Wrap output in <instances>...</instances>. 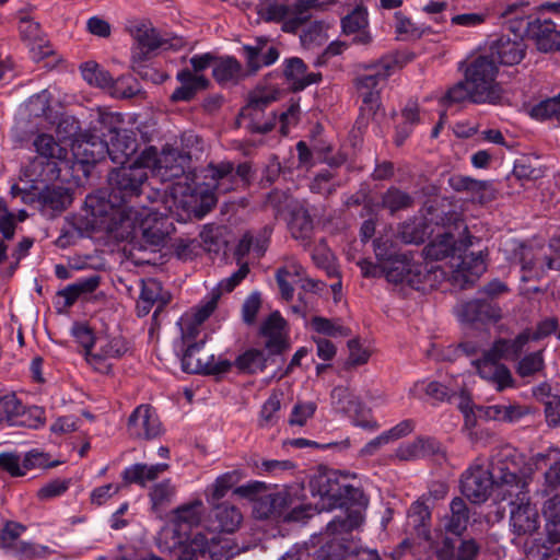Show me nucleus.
<instances>
[{
	"instance_id": "nucleus-16",
	"label": "nucleus",
	"mask_w": 560,
	"mask_h": 560,
	"mask_svg": "<svg viewBox=\"0 0 560 560\" xmlns=\"http://www.w3.org/2000/svg\"><path fill=\"white\" fill-rule=\"evenodd\" d=\"M450 187L456 192H465L474 201L483 205L497 198V189L490 180H479L460 174H453L447 180Z\"/></svg>"
},
{
	"instance_id": "nucleus-36",
	"label": "nucleus",
	"mask_w": 560,
	"mask_h": 560,
	"mask_svg": "<svg viewBox=\"0 0 560 560\" xmlns=\"http://www.w3.org/2000/svg\"><path fill=\"white\" fill-rule=\"evenodd\" d=\"M532 341L528 332L523 330L514 339L500 338L490 348V355L500 360L515 361L520 359L525 346Z\"/></svg>"
},
{
	"instance_id": "nucleus-12",
	"label": "nucleus",
	"mask_w": 560,
	"mask_h": 560,
	"mask_svg": "<svg viewBox=\"0 0 560 560\" xmlns=\"http://www.w3.org/2000/svg\"><path fill=\"white\" fill-rule=\"evenodd\" d=\"M72 201V189L60 185H46L37 194L38 209L43 215L49 219L67 210Z\"/></svg>"
},
{
	"instance_id": "nucleus-43",
	"label": "nucleus",
	"mask_w": 560,
	"mask_h": 560,
	"mask_svg": "<svg viewBox=\"0 0 560 560\" xmlns=\"http://www.w3.org/2000/svg\"><path fill=\"white\" fill-rule=\"evenodd\" d=\"M332 405L338 412L348 415L349 417L360 416L364 411L363 402L347 387L337 386L330 394Z\"/></svg>"
},
{
	"instance_id": "nucleus-51",
	"label": "nucleus",
	"mask_w": 560,
	"mask_h": 560,
	"mask_svg": "<svg viewBox=\"0 0 560 560\" xmlns=\"http://www.w3.org/2000/svg\"><path fill=\"white\" fill-rule=\"evenodd\" d=\"M20 32L23 38L37 43L38 56L40 58L48 57L52 54V48L47 43H44L40 24L31 19H22Z\"/></svg>"
},
{
	"instance_id": "nucleus-7",
	"label": "nucleus",
	"mask_w": 560,
	"mask_h": 560,
	"mask_svg": "<svg viewBox=\"0 0 560 560\" xmlns=\"http://www.w3.org/2000/svg\"><path fill=\"white\" fill-rule=\"evenodd\" d=\"M520 487H513L515 500L511 501L510 525L517 536H532L540 527V517L535 504H532L527 495V485L518 476Z\"/></svg>"
},
{
	"instance_id": "nucleus-20",
	"label": "nucleus",
	"mask_w": 560,
	"mask_h": 560,
	"mask_svg": "<svg viewBox=\"0 0 560 560\" xmlns=\"http://www.w3.org/2000/svg\"><path fill=\"white\" fill-rule=\"evenodd\" d=\"M283 362H280V358L271 351L262 349L249 348L243 353L236 357L235 361L232 362L237 371L242 374L254 375L259 372H264L269 364L280 366Z\"/></svg>"
},
{
	"instance_id": "nucleus-58",
	"label": "nucleus",
	"mask_w": 560,
	"mask_h": 560,
	"mask_svg": "<svg viewBox=\"0 0 560 560\" xmlns=\"http://www.w3.org/2000/svg\"><path fill=\"white\" fill-rule=\"evenodd\" d=\"M542 351H535L522 358L516 366V373L521 377H528L544 369Z\"/></svg>"
},
{
	"instance_id": "nucleus-13",
	"label": "nucleus",
	"mask_w": 560,
	"mask_h": 560,
	"mask_svg": "<svg viewBox=\"0 0 560 560\" xmlns=\"http://www.w3.org/2000/svg\"><path fill=\"white\" fill-rule=\"evenodd\" d=\"M128 431L131 436L152 440L162 432L160 419L150 405L138 406L128 419Z\"/></svg>"
},
{
	"instance_id": "nucleus-26",
	"label": "nucleus",
	"mask_w": 560,
	"mask_h": 560,
	"mask_svg": "<svg viewBox=\"0 0 560 560\" xmlns=\"http://www.w3.org/2000/svg\"><path fill=\"white\" fill-rule=\"evenodd\" d=\"M242 50L246 66L252 73L275 63L279 58L278 48L268 45L266 38H257L255 45H244Z\"/></svg>"
},
{
	"instance_id": "nucleus-55",
	"label": "nucleus",
	"mask_w": 560,
	"mask_h": 560,
	"mask_svg": "<svg viewBox=\"0 0 560 560\" xmlns=\"http://www.w3.org/2000/svg\"><path fill=\"white\" fill-rule=\"evenodd\" d=\"M108 91L115 97L131 98L140 92V88L133 77L121 75L116 80L113 79V83L109 84Z\"/></svg>"
},
{
	"instance_id": "nucleus-11",
	"label": "nucleus",
	"mask_w": 560,
	"mask_h": 560,
	"mask_svg": "<svg viewBox=\"0 0 560 560\" xmlns=\"http://www.w3.org/2000/svg\"><path fill=\"white\" fill-rule=\"evenodd\" d=\"M287 322L278 311L272 312L260 325L259 336L266 339L264 347L284 362L283 354L290 349L285 332Z\"/></svg>"
},
{
	"instance_id": "nucleus-18",
	"label": "nucleus",
	"mask_w": 560,
	"mask_h": 560,
	"mask_svg": "<svg viewBox=\"0 0 560 560\" xmlns=\"http://www.w3.org/2000/svg\"><path fill=\"white\" fill-rule=\"evenodd\" d=\"M129 32L135 42L131 48V57L138 60L151 58L153 51L166 44V40L150 24L138 23L131 26Z\"/></svg>"
},
{
	"instance_id": "nucleus-29",
	"label": "nucleus",
	"mask_w": 560,
	"mask_h": 560,
	"mask_svg": "<svg viewBox=\"0 0 560 560\" xmlns=\"http://www.w3.org/2000/svg\"><path fill=\"white\" fill-rule=\"evenodd\" d=\"M306 65L299 57L285 59L283 68V77L290 84L293 92L303 91L305 88L313 83H318L322 80V74L306 73Z\"/></svg>"
},
{
	"instance_id": "nucleus-19",
	"label": "nucleus",
	"mask_w": 560,
	"mask_h": 560,
	"mask_svg": "<svg viewBox=\"0 0 560 560\" xmlns=\"http://www.w3.org/2000/svg\"><path fill=\"white\" fill-rule=\"evenodd\" d=\"M479 376L493 385L498 390H503L514 384L510 369L500 363L499 358L490 355V349L485 351L482 357L474 362Z\"/></svg>"
},
{
	"instance_id": "nucleus-57",
	"label": "nucleus",
	"mask_w": 560,
	"mask_h": 560,
	"mask_svg": "<svg viewBox=\"0 0 560 560\" xmlns=\"http://www.w3.org/2000/svg\"><path fill=\"white\" fill-rule=\"evenodd\" d=\"M410 260L405 257L401 259L400 256L396 259L387 262L388 265H384V276L388 282H393L395 284H404L408 275L409 266H411Z\"/></svg>"
},
{
	"instance_id": "nucleus-59",
	"label": "nucleus",
	"mask_w": 560,
	"mask_h": 560,
	"mask_svg": "<svg viewBox=\"0 0 560 560\" xmlns=\"http://www.w3.org/2000/svg\"><path fill=\"white\" fill-rule=\"evenodd\" d=\"M149 59L150 58H142L141 60H138L137 58L131 57L132 71L137 73L142 80L150 81L152 83L164 82L167 75L147 63Z\"/></svg>"
},
{
	"instance_id": "nucleus-27",
	"label": "nucleus",
	"mask_w": 560,
	"mask_h": 560,
	"mask_svg": "<svg viewBox=\"0 0 560 560\" xmlns=\"http://www.w3.org/2000/svg\"><path fill=\"white\" fill-rule=\"evenodd\" d=\"M108 156L115 164L126 166L125 163L138 151V140L133 131L122 129L106 140Z\"/></svg>"
},
{
	"instance_id": "nucleus-45",
	"label": "nucleus",
	"mask_w": 560,
	"mask_h": 560,
	"mask_svg": "<svg viewBox=\"0 0 560 560\" xmlns=\"http://www.w3.org/2000/svg\"><path fill=\"white\" fill-rule=\"evenodd\" d=\"M415 205L413 197L398 187L390 186L381 196V208L395 215L399 211L408 210Z\"/></svg>"
},
{
	"instance_id": "nucleus-17",
	"label": "nucleus",
	"mask_w": 560,
	"mask_h": 560,
	"mask_svg": "<svg viewBox=\"0 0 560 560\" xmlns=\"http://www.w3.org/2000/svg\"><path fill=\"white\" fill-rule=\"evenodd\" d=\"M97 137L85 131L71 142V151L80 164L94 165L108 155L106 140Z\"/></svg>"
},
{
	"instance_id": "nucleus-54",
	"label": "nucleus",
	"mask_w": 560,
	"mask_h": 560,
	"mask_svg": "<svg viewBox=\"0 0 560 560\" xmlns=\"http://www.w3.org/2000/svg\"><path fill=\"white\" fill-rule=\"evenodd\" d=\"M175 492L176 489L170 479H164L163 481L154 485L149 493L152 509L154 511H159L161 508L171 503Z\"/></svg>"
},
{
	"instance_id": "nucleus-64",
	"label": "nucleus",
	"mask_w": 560,
	"mask_h": 560,
	"mask_svg": "<svg viewBox=\"0 0 560 560\" xmlns=\"http://www.w3.org/2000/svg\"><path fill=\"white\" fill-rule=\"evenodd\" d=\"M57 135L63 140L73 142L75 138L83 135L81 132L80 122L73 116H65L60 118L57 125Z\"/></svg>"
},
{
	"instance_id": "nucleus-2",
	"label": "nucleus",
	"mask_w": 560,
	"mask_h": 560,
	"mask_svg": "<svg viewBox=\"0 0 560 560\" xmlns=\"http://www.w3.org/2000/svg\"><path fill=\"white\" fill-rule=\"evenodd\" d=\"M513 487H520L518 475L501 462L492 463L491 469L471 466L460 477L462 493L476 504L487 501L494 489L503 494V499L512 498Z\"/></svg>"
},
{
	"instance_id": "nucleus-28",
	"label": "nucleus",
	"mask_w": 560,
	"mask_h": 560,
	"mask_svg": "<svg viewBox=\"0 0 560 560\" xmlns=\"http://www.w3.org/2000/svg\"><path fill=\"white\" fill-rule=\"evenodd\" d=\"M209 520L214 530L231 534L240 527L243 515L235 505L222 502L211 505Z\"/></svg>"
},
{
	"instance_id": "nucleus-47",
	"label": "nucleus",
	"mask_w": 560,
	"mask_h": 560,
	"mask_svg": "<svg viewBox=\"0 0 560 560\" xmlns=\"http://www.w3.org/2000/svg\"><path fill=\"white\" fill-rule=\"evenodd\" d=\"M369 69V73L360 74L355 78L354 85L357 91H380L378 84L389 77L392 66L389 63H381Z\"/></svg>"
},
{
	"instance_id": "nucleus-41",
	"label": "nucleus",
	"mask_w": 560,
	"mask_h": 560,
	"mask_svg": "<svg viewBox=\"0 0 560 560\" xmlns=\"http://www.w3.org/2000/svg\"><path fill=\"white\" fill-rule=\"evenodd\" d=\"M241 550L242 548L238 547L234 539L220 534H213L210 538L207 537L205 556L208 555L211 560H230L238 555Z\"/></svg>"
},
{
	"instance_id": "nucleus-39",
	"label": "nucleus",
	"mask_w": 560,
	"mask_h": 560,
	"mask_svg": "<svg viewBox=\"0 0 560 560\" xmlns=\"http://www.w3.org/2000/svg\"><path fill=\"white\" fill-rule=\"evenodd\" d=\"M244 472L240 469H234L220 475L212 485L207 487L205 491L208 504L212 505L220 503L219 501L223 499L228 492L244 478Z\"/></svg>"
},
{
	"instance_id": "nucleus-8",
	"label": "nucleus",
	"mask_w": 560,
	"mask_h": 560,
	"mask_svg": "<svg viewBox=\"0 0 560 560\" xmlns=\"http://www.w3.org/2000/svg\"><path fill=\"white\" fill-rule=\"evenodd\" d=\"M174 199L177 207H180L196 219H202L217 203L215 194L206 184L177 183L174 188Z\"/></svg>"
},
{
	"instance_id": "nucleus-3",
	"label": "nucleus",
	"mask_w": 560,
	"mask_h": 560,
	"mask_svg": "<svg viewBox=\"0 0 560 560\" xmlns=\"http://www.w3.org/2000/svg\"><path fill=\"white\" fill-rule=\"evenodd\" d=\"M310 489L313 495L320 498L323 509L343 508L348 503L368 506L369 503L361 489L341 482L338 471L328 468H319L312 476Z\"/></svg>"
},
{
	"instance_id": "nucleus-10",
	"label": "nucleus",
	"mask_w": 560,
	"mask_h": 560,
	"mask_svg": "<svg viewBox=\"0 0 560 560\" xmlns=\"http://www.w3.org/2000/svg\"><path fill=\"white\" fill-rule=\"evenodd\" d=\"M33 145L38 156L33 162V166L43 165V171L38 174L43 180L57 179L60 176L58 161L67 159L68 151L51 135L39 133L33 141Z\"/></svg>"
},
{
	"instance_id": "nucleus-1",
	"label": "nucleus",
	"mask_w": 560,
	"mask_h": 560,
	"mask_svg": "<svg viewBox=\"0 0 560 560\" xmlns=\"http://www.w3.org/2000/svg\"><path fill=\"white\" fill-rule=\"evenodd\" d=\"M147 153L141 155L129 166H119L112 170L107 176V191L90 194L85 198V207L98 223L109 231H115L131 220L137 211L138 199L143 192L148 182L149 160Z\"/></svg>"
},
{
	"instance_id": "nucleus-42",
	"label": "nucleus",
	"mask_w": 560,
	"mask_h": 560,
	"mask_svg": "<svg viewBox=\"0 0 560 560\" xmlns=\"http://www.w3.org/2000/svg\"><path fill=\"white\" fill-rule=\"evenodd\" d=\"M542 515L546 520L547 539L551 544L560 542V493L545 501Z\"/></svg>"
},
{
	"instance_id": "nucleus-22",
	"label": "nucleus",
	"mask_w": 560,
	"mask_h": 560,
	"mask_svg": "<svg viewBox=\"0 0 560 560\" xmlns=\"http://www.w3.org/2000/svg\"><path fill=\"white\" fill-rule=\"evenodd\" d=\"M527 38L533 40L539 51L560 50V31L551 20L534 19L527 24Z\"/></svg>"
},
{
	"instance_id": "nucleus-5",
	"label": "nucleus",
	"mask_w": 560,
	"mask_h": 560,
	"mask_svg": "<svg viewBox=\"0 0 560 560\" xmlns=\"http://www.w3.org/2000/svg\"><path fill=\"white\" fill-rule=\"evenodd\" d=\"M498 67L488 55L478 56L466 69L465 79L472 86L474 103H495L501 97V88L495 82Z\"/></svg>"
},
{
	"instance_id": "nucleus-63",
	"label": "nucleus",
	"mask_w": 560,
	"mask_h": 560,
	"mask_svg": "<svg viewBox=\"0 0 560 560\" xmlns=\"http://www.w3.org/2000/svg\"><path fill=\"white\" fill-rule=\"evenodd\" d=\"M472 86L468 85L466 79L457 82L455 85L448 89L444 97L441 100L443 103H460L469 100L474 103Z\"/></svg>"
},
{
	"instance_id": "nucleus-24",
	"label": "nucleus",
	"mask_w": 560,
	"mask_h": 560,
	"mask_svg": "<svg viewBox=\"0 0 560 560\" xmlns=\"http://www.w3.org/2000/svg\"><path fill=\"white\" fill-rule=\"evenodd\" d=\"M176 80L180 85L170 96L173 103L190 102L199 92L207 90L210 85L209 79L202 74H194L188 68L179 70Z\"/></svg>"
},
{
	"instance_id": "nucleus-23",
	"label": "nucleus",
	"mask_w": 560,
	"mask_h": 560,
	"mask_svg": "<svg viewBox=\"0 0 560 560\" xmlns=\"http://www.w3.org/2000/svg\"><path fill=\"white\" fill-rule=\"evenodd\" d=\"M206 186L220 194H226L236 190V175L234 174V164L230 161L219 163H209L205 168Z\"/></svg>"
},
{
	"instance_id": "nucleus-37",
	"label": "nucleus",
	"mask_w": 560,
	"mask_h": 560,
	"mask_svg": "<svg viewBox=\"0 0 560 560\" xmlns=\"http://www.w3.org/2000/svg\"><path fill=\"white\" fill-rule=\"evenodd\" d=\"M457 258L459 260L456 270L457 278L462 277L464 283H472L486 270L482 252L467 254L463 249L457 253Z\"/></svg>"
},
{
	"instance_id": "nucleus-46",
	"label": "nucleus",
	"mask_w": 560,
	"mask_h": 560,
	"mask_svg": "<svg viewBox=\"0 0 560 560\" xmlns=\"http://www.w3.org/2000/svg\"><path fill=\"white\" fill-rule=\"evenodd\" d=\"M289 229L295 240L301 241L303 245H308L314 231L313 219L308 211L304 208L294 209Z\"/></svg>"
},
{
	"instance_id": "nucleus-15",
	"label": "nucleus",
	"mask_w": 560,
	"mask_h": 560,
	"mask_svg": "<svg viewBox=\"0 0 560 560\" xmlns=\"http://www.w3.org/2000/svg\"><path fill=\"white\" fill-rule=\"evenodd\" d=\"M471 235H465L464 238L456 241L452 232L445 231L436 235V238L431 241L423 248V254L427 259L442 260L447 257H455L457 253L463 249L467 250L471 243Z\"/></svg>"
},
{
	"instance_id": "nucleus-33",
	"label": "nucleus",
	"mask_w": 560,
	"mask_h": 560,
	"mask_svg": "<svg viewBox=\"0 0 560 560\" xmlns=\"http://www.w3.org/2000/svg\"><path fill=\"white\" fill-rule=\"evenodd\" d=\"M366 506H360L357 503H348L345 509V515L336 516L327 524V533L330 535L349 534L360 527L363 522V510Z\"/></svg>"
},
{
	"instance_id": "nucleus-4",
	"label": "nucleus",
	"mask_w": 560,
	"mask_h": 560,
	"mask_svg": "<svg viewBox=\"0 0 560 560\" xmlns=\"http://www.w3.org/2000/svg\"><path fill=\"white\" fill-rule=\"evenodd\" d=\"M183 149L165 147L161 155L156 158L155 149L145 150L147 160L152 161L158 167L160 174L166 179L184 177L189 179L191 173L192 159H198V153H202V140L198 136L189 135L183 138Z\"/></svg>"
},
{
	"instance_id": "nucleus-56",
	"label": "nucleus",
	"mask_w": 560,
	"mask_h": 560,
	"mask_svg": "<svg viewBox=\"0 0 560 560\" xmlns=\"http://www.w3.org/2000/svg\"><path fill=\"white\" fill-rule=\"evenodd\" d=\"M207 545V536L198 533L187 542L179 546V555L176 560H198L205 556V546Z\"/></svg>"
},
{
	"instance_id": "nucleus-44",
	"label": "nucleus",
	"mask_w": 560,
	"mask_h": 560,
	"mask_svg": "<svg viewBox=\"0 0 560 560\" xmlns=\"http://www.w3.org/2000/svg\"><path fill=\"white\" fill-rule=\"evenodd\" d=\"M202 506L201 500H195L176 508L172 512V523L175 525L176 530L180 532L183 527L191 528L197 526L201 520Z\"/></svg>"
},
{
	"instance_id": "nucleus-14",
	"label": "nucleus",
	"mask_w": 560,
	"mask_h": 560,
	"mask_svg": "<svg viewBox=\"0 0 560 560\" xmlns=\"http://www.w3.org/2000/svg\"><path fill=\"white\" fill-rule=\"evenodd\" d=\"M139 230L143 242L153 247L163 246L174 230L170 217L148 211L140 220Z\"/></svg>"
},
{
	"instance_id": "nucleus-53",
	"label": "nucleus",
	"mask_w": 560,
	"mask_h": 560,
	"mask_svg": "<svg viewBox=\"0 0 560 560\" xmlns=\"http://www.w3.org/2000/svg\"><path fill=\"white\" fill-rule=\"evenodd\" d=\"M362 98V105L360 106V115L357 118L355 124L359 128L365 127L368 121L373 118L381 107L380 91H358Z\"/></svg>"
},
{
	"instance_id": "nucleus-31",
	"label": "nucleus",
	"mask_w": 560,
	"mask_h": 560,
	"mask_svg": "<svg viewBox=\"0 0 560 560\" xmlns=\"http://www.w3.org/2000/svg\"><path fill=\"white\" fill-rule=\"evenodd\" d=\"M470 510L464 499L456 497L450 503V514L442 520L446 533L460 537L467 529Z\"/></svg>"
},
{
	"instance_id": "nucleus-6",
	"label": "nucleus",
	"mask_w": 560,
	"mask_h": 560,
	"mask_svg": "<svg viewBox=\"0 0 560 560\" xmlns=\"http://www.w3.org/2000/svg\"><path fill=\"white\" fill-rule=\"evenodd\" d=\"M280 91L275 88H256L249 93L247 104L241 109L237 121L240 119H248L247 129L252 133L265 135L270 132L276 126V115L262 121L265 109L278 100Z\"/></svg>"
},
{
	"instance_id": "nucleus-30",
	"label": "nucleus",
	"mask_w": 560,
	"mask_h": 560,
	"mask_svg": "<svg viewBox=\"0 0 560 560\" xmlns=\"http://www.w3.org/2000/svg\"><path fill=\"white\" fill-rule=\"evenodd\" d=\"M368 24V11L363 7L354 8L341 20L343 33L346 35L355 34L352 43L358 45H368L372 40L370 33L366 31Z\"/></svg>"
},
{
	"instance_id": "nucleus-21",
	"label": "nucleus",
	"mask_w": 560,
	"mask_h": 560,
	"mask_svg": "<svg viewBox=\"0 0 560 560\" xmlns=\"http://www.w3.org/2000/svg\"><path fill=\"white\" fill-rule=\"evenodd\" d=\"M457 315L460 320L467 323L497 322L501 318V310L492 300L478 298L462 303Z\"/></svg>"
},
{
	"instance_id": "nucleus-34",
	"label": "nucleus",
	"mask_w": 560,
	"mask_h": 560,
	"mask_svg": "<svg viewBox=\"0 0 560 560\" xmlns=\"http://www.w3.org/2000/svg\"><path fill=\"white\" fill-rule=\"evenodd\" d=\"M121 115L98 108L96 116L91 120L89 132L98 136L100 140H110L114 136L122 130Z\"/></svg>"
},
{
	"instance_id": "nucleus-32",
	"label": "nucleus",
	"mask_w": 560,
	"mask_h": 560,
	"mask_svg": "<svg viewBox=\"0 0 560 560\" xmlns=\"http://www.w3.org/2000/svg\"><path fill=\"white\" fill-rule=\"evenodd\" d=\"M168 468L170 465L165 463L155 465L137 463L125 468L121 472V478L125 485H138L140 487H145L149 481H154Z\"/></svg>"
},
{
	"instance_id": "nucleus-48",
	"label": "nucleus",
	"mask_w": 560,
	"mask_h": 560,
	"mask_svg": "<svg viewBox=\"0 0 560 560\" xmlns=\"http://www.w3.org/2000/svg\"><path fill=\"white\" fill-rule=\"evenodd\" d=\"M25 413V407L14 394L0 398V423L5 421L10 425L25 424L24 420H19Z\"/></svg>"
},
{
	"instance_id": "nucleus-49",
	"label": "nucleus",
	"mask_w": 560,
	"mask_h": 560,
	"mask_svg": "<svg viewBox=\"0 0 560 560\" xmlns=\"http://www.w3.org/2000/svg\"><path fill=\"white\" fill-rule=\"evenodd\" d=\"M140 298L145 301L158 304V306L153 313V316H152L154 320H156L159 314L164 311V307L167 305V303L171 300L170 293L163 292V289H162L160 282L152 280V279H150L148 281H143L141 292H140Z\"/></svg>"
},
{
	"instance_id": "nucleus-50",
	"label": "nucleus",
	"mask_w": 560,
	"mask_h": 560,
	"mask_svg": "<svg viewBox=\"0 0 560 560\" xmlns=\"http://www.w3.org/2000/svg\"><path fill=\"white\" fill-rule=\"evenodd\" d=\"M241 70V63L235 58H217L212 69V75L219 84L223 85L237 80Z\"/></svg>"
},
{
	"instance_id": "nucleus-62",
	"label": "nucleus",
	"mask_w": 560,
	"mask_h": 560,
	"mask_svg": "<svg viewBox=\"0 0 560 560\" xmlns=\"http://www.w3.org/2000/svg\"><path fill=\"white\" fill-rule=\"evenodd\" d=\"M97 343L100 345L98 350L102 351V355L108 359H118L128 350L125 339L120 336L110 339L97 338Z\"/></svg>"
},
{
	"instance_id": "nucleus-25",
	"label": "nucleus",
	"mask_w": 560,
	"mask_h": 560,
	"mask_svg": "<svg viewBox=\"0 0 560 560\" xmlns=\"http://www.w3.org/2000/svg\"><path fill=\"white\" fill-rule=\"evenodd\" d=\"M525 56V45L521 38H511L508 35H502L494 40L490 46V58L495 60V63L503 66H513L520 63Z\"/></svg>"
},
{
	"instance_id": "nucleus-40",
	"label": "nucleus",
	"mask_w": 560,
	"mask_h": 560,
	"mask_svg": "<svg viewBox=\"0 0 560 560\" xmlns=\"http://www.w3.org/2000/svg\"><path fill=\"white\" fill-rule=\"evenodd\" d=\"M433 233L428 215L421 219L415 218L400 224L399 236L407 244H422Z\"/></svg>"
},
{
	"instance_id": "nucleus-35",
	"label": "nucleus",
	"mask_w": 560,
	"mask_h": 560,
	"mask_svg": "<svg viewBox=\"0 0 560 560\" xmlns=\"http://www.w3.org/2000/svg\"><path fill=\"white\" fill-rule=\"evenodd\" d=\"M476 409L481 419L510 423L518 421L528 413L527 407L517 404L478 406Z\"/></svg>"
},
{
	"instance_id": "nucleus-38",
	"label": "nucleus",
	"mask_w": 560,
	"mask_h": 560,
	"mask_svg": "<svg viewBox=\"0 0 560 560\" xmlns=\"http://www.w3.org/2000/svg\"><path fill=\"white\" fill-rule=\"evenodd\" d=\"M425 212L431 224L442 226L452 233L453 230L462 229L465 235H470L468 228L462 218V214L456 210L448 209L446 211L431 205L425 207Z\"/></svg>"
},
{
	"instance_id": "nucleus-9",
	"label": "nucleus",
	"mask_w": 560,
	"mask_h": 560,
	"mask_svg": "<svg viewBox=\"0 0 560 560\" xmlns=\"http://www.w3.org/2000/svg\"><path fill=\"white\" fill-rule=\"evenodd\" d=\"M206 341L199 340L188 343L183 350L182 370L189 374L219 375L226 373L232 368L229 360H219L215 362L214 354L209 353L205 349Z\"/></svg>"
},
{
	"instance_id": "nucleus-61",
	"label": "nucleus",
	"mask_w": 560,
	"mask_h": 560,
	"mask_svg": "<svg viewBox=\"0 0 560 560\" xmlns=\"http://www.w3.org/2000/svg\"><path fill=\"white\" fill-rule=\"evenodd\" d=\"M530 115L537 119H550L555 118L559 122L560 118V94L556 97L548 98L535 105Z\"/></svg>"
},
{
	"instance_id": "nucleus-52",
	"label": "nucleus",
	"mask_w": 560,
	"mask_h": 560,
	"mask_svg": "<svg viewBox=\"0 0 560 560\" xmlns=\"http://www.w3.org/2000/svg\"><path fill=\"white\" fill-rule=\"evenodd\" d=\"M82 78L91 85L108 90L113 83L110 73L95 61H86L80 66Z\"/></svg>"
},
{
	"instance_id": "nucleus-60",
	"label": "nucleus",
	"mask_w": 560,
	"mask_h": 560,
	"mask_svg": "<svg viewBox=\"0 0 560 560\" xmlns=\"http://www.w3.org/2000/svg\"><path fill=\"white\" fill-rule=\"evenodd\" d=\"M311 324L315 331L329 337H347L351 334L348 327L337 325L331 319L322 316H314Z\"/></svg>"
}]
</instances>
